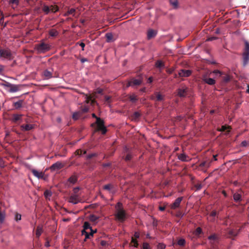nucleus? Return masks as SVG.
Returning <instances> with one entry per match:
<instances>
[{
	"mask_svg": "<svg viewBox=\"0 0 249 249\" xmlns=\"http://www.w3.org/2000/svg\"><path fill=\"white\" fill-rule=\"evenodd\" d=\"M116 213L114 214L116 220L123 222L126 218V213L123 208L122 204L118 202L115 206Z\"/></svg>",
	"mask_w": 249,
	"mask_h": 249,
	"instance_id": "1",
	"label": "nucleus"
},
{
	"mask_svg": "<svg viewBox=\"0 0 249 249\" xmlns=\"http://www.w3.org/2000/svg\"><path fill=\"white\" fill-rule=\"evenodd\" d=\"M238 234V232H236L233 230H231L228 231L229 237H235Z\"/></svg>",
	"mask_w": 249,
	"mask_h": 249,
	"instance_id": "33",
	"label": "nucleus"
},
{
	"mask_svg": "<svg viewBox=\"0 0 249 249\" xmlns=\"http://www.w3.org/2000/svg\"><path fill=\"white\" fill-rule=\"evenodd\" d=\"M35 49L39 53H44L50 50V46L49 44L42 42L36 45Z\"/></svg>",
	"mask_w": 249,
	"mask_h": 249,
	"instance_id": "2",
	"label": "nucleus"
},
{
	"mask_svg": "<svg viewBox=\"0 0 249 249\" xmlns=\"http://www.w3.org/2000/svg\"><path fill=\"white\" fill-rule=\"evenodd\" d=\"M185 243V240L182 238L179 239L178 241V244L180 246H184Z\"/></svg>",
	"mask_w": 249,
	"mask_h": 249,
	"instance_id": "43",
	"label": "nucleus"
},
{
	"mask_svg": "<svg viewBox=\"0 0 249 249\" xmlns=\"http://www.w3.org/2000/svg\"><path fill=\"white\" fill-rule=\"evenodd\" d=\"M82 234L85 236V238L84 239L85 241H86L87 239H90L91 237L89 233V232L85 231V230H82Z\"/></svg>",
	"mask_w": 249,
	"mask_h": 249,
	"instance_id": "30",
	"label": "nucleus"
},
{
	"mask_svg": "<svg viewBox=\"0 0 249 249\" xmlns=\"http://www.w3.org/2000/svg\"><path fill=\"white\" fill-rule=\"evenodd\" d=\"M130 81L132 82L133 86H139L142 82V78L141 76H139V78L138 79L132 78Z\"/></svg>",
	"mask_w": 249,
	"mask_h": 249,
	"instance_id": "14",
	"label": "nucleus"
},
{
	"mask_svg": "<svg viewBox=\"0 0 249 249\" xmlns=\"http://www.w3.org/2000/svg\"><path fill=\"white\" fill-rule=\"evenodd\" d=\"M129 98V100L132 102H135L138 100V98H137V96H136L134 94L130 95Z\"/></svg>",
	"mask_w": 249,
	"mask_h": 249,
	"instance_id": "40",
	"label": "nucleus"
},
{
	"mask_svg": "<svg viewBox=\"0 0 249 249\" xmlns=\"http://www.w3.org/2000/svg\"><path fill=\"white\" fill-rule=\"evenodd\" d=\"M23 103V100H20L18 102H14L13 103V106L15 108V109H18L22 107Z\"/></svg>",
	"mask_w": 249,
	"mask_h": 249,
	"instance_id": "20",
	"label": "nucleus"
},
{
	"mask_svg": "<svg viewBox=\"0 0 249 249\" xmlns=\"http://www.w3.org/2000/svg\"><path fill=\"white\" fill-rule=\"evenodd\" d=\"M20 85H14L11 84V86L10 87V89L9 90V92H17L20 89Z\"/></svg>",
	"mask_w": 249,
	"mask_h": 249,
	"instance_id": "17",
	"label": "nucleus"
},
{
	"mask_svg": "<svg viewBox=\"0 0 249 249\" xmlns=\"http://www.w3.org/2000/svg\"><path fill=\"white\" fill-rule=\"evenodd\" d=\"M213 73L215 74L216 75H219V76H222V75H223V73L217 70L213 71Z\"/></svg>",
	"mask_w": 249,
	"mask_h": 249,
	"instance_id": "53",
	"label": "nucleus"
},
{
	"mask_svg": "<svg viewBox=\"0 0 249 249\" xmlns=\"http://www.w3.org/2000/svg\"><path fill=\"white\" fill-rule=\"evenodd\" d=\"M49 7H50V12L51 11L53 13H55L58 10V7L56 5H52Z\"/></svg>",
	"mask_w": 249,
	"mask_h": 249,
	"instance_id": "39",
	"label": "nucleus"
},
{
	"mask_svg": "<svg viewBox=\"0 0 249 249\" xmlns=\"http://www.w3.org/2000/svg\"><path fill=\"white\" fill-rule=\"evenodd\" d=\"M98 219V217L95 215H91L89 217L90 221L92 222H95Z\"/></svg>",
	"mask_w": 249,
	"mask_h": 249,
	"instance_id": "49",
	"label": "nucleus"
},
{
	"mask_svg": "<svg viewBox=\"0 0 249 249\" xmlns=\"http://www.w3.org/2000/svg\"><path fill=\"white\" fill-rule=\"evenodd\" d=\"M42 11L45 13L46 15H47L50 12V7L47 5H45L42 7Z\"/></svg>",
	"mask_w": 249,
	"mask_h": 249,
	"instance_id": "34",
	"label": "nucleus"
},
{
	"mask_svg": "<svg viewBox=\"0 0 249 249\" xmlns=\"http://www.w3.org/2000/svg\"><path fill=\"white\" fill-rule=\"evenodd\" d=\"M5 213L0 211V223H2L5 219Z\"/></svg>",
	"mask_w": 249,
	"mask_h": 249,
	"instance_id": "46",
	"label": "nucleus"
},
{
	"mask_svg": "<svg viewBox=\"0 0 249 249\" xmlns=\"http://www.w3.org/2000/svg\"><path fill=\"white\" fill-rule=\"evenodd\" d=\"M166 247V246L165 244L163 243H159L158 245V249H164Z\"/></svg>",
	"mask_w": 249,
	"mask_h": 249,
	"instance_id": "57",
	"label": "nucleus"
},
{
	"mask_svg": "<svg viewBox=\"0 0 249 249\" xmlns=\"http://www.w3.org/2000/svg\"><path fill=\"white\" fill-rule=\"evenodd\" d=\"M42 228L40 226H37L36 230V236L39 237L42 232Z\"/></svg>",
	"mask_w": 249,
	"mask_h": 249,
	"instance_id": "32",
	"label": "nucleus"
},
{
	"mask_svg": "<svg viewBox=\"0 0 249 249\" xmlns=\"http://www.w3.org/2000/svg\"><path fill=\"white\" fill-rule=\"evenodd\" d=\"M49 34L52 37H56L58 35L59 33L56 30L52 29L49 31Z\"/></svg>",
	"mask_w": 249,
	"mask_h": 249,
	"instance_id": "25",
	"label": "nucleus"
},
{
	"mask_svg": "<svg viewBox=\"0 0 249 249\" xmlns=\"http://www.w3.org/2000/svg\"><path fill=\"white\" fill-rule=\"evenodd\" d=\"M192 73V71L189 70H181L178 72V75L179 77H188Z\"/></svg>",
	"mask_w": 249,
	"mask_h": 249,
	"instance_id": "10",
	"label": "nucleus"
},
{
	"mask_svg": "<svg viewBox=\"0 0 249 249\" xmlns=\"http://www.w3.org/2000/svg\"><path fill=\"white\" fill-rule=\"evenodd\" d=\"M124 152L127 153L126 155L124 158V160L125 161L130 160L131 159H132V155L129 151V149L126 147L124 148Z\"/></svg>",
	"mask_w": 249,
	"mask_h": 249,
	"instance_id": "21",
	"label": "nucleus"
},
{
	"mask_svg": "<svg viewBox=\"0 0 249 249\" xmlns=\"http://www.w3.org/2000/svg\"><path fill=\"white\" fill-rule=\"evenodd\" d=\"M155 66L158 68H163L165 65L164 62L161 60H158L155 63Z\"/></svg>",
	"mask_w": 249,
	"mask_h": 249,
	"instance_id": "28",
	"label": "nucleus"
},
{
	"mask_svg": "<svg viewBox=\"0 0 249 249\" xmlns=\"http://www.w3.org/2000/svg\"><path fill=\"white\" fill-rule=\"evenodd\" d=\"M97 232V230H93L92 228L90 229V234L91 237L93 236L94 233H96Z\"/></svg>",
	"mask_w": 249,
	"mask_h": 249,
	"instance_id": "60",
	"label": "nucleus"
},
{
	"mask_svg": "<svg viewBox=\"0 0 249 249\" xmlns=\"http://www.w3.org/2000/svg\"><path fill=\"white\" fill-rule=\"evenodd\" d=\"M204 81L207 84L210 85H213L215 84V80L211 78H206L204 79Z\"/></svg>",
	"mask_w": 249,
	"mask_h": 249,
	"instance_id": "27",
	"label": "nucleus"
},
{
	"mask_svg": "<svg viewBox=\"0 0 249 249\" xmlns=\"http://www.w3.org/2000/svg\"><path fill=\"white\" fill-rule=\"evenodd\" d=\"M170 4L174 9H178V0H169Z\"/></svg>",
	"mask_w": 249,
	"mask_h": 249,
	"instance_id": "23",
	"label": "nucleus"
},
{
	"mask_svg": "<svg viewBox=\"0 0 249 249\" xmlns=\"http://www.w3.org/2000/svg\"><path fill=\"white\" fill-rule=\"evenodd\" d=\"M22 130L25 131H29L32 129L34 128V125L31 124H27L25 125H22L21 126Z\"/></svg>",
	"mask_w": 249,
	"mask_h": 249,
	"instance_id": "24",
	"label": "nucleus"
},
{
	"mask_svg": "<svg viewBox=\"0 0 249 249\" xmlns=\"http://www.w3.org/2000/svg\"><path fill=\"white\" fill-rule=\"evenodd\" d=\"M96 123L97 125L98 130L101 131L103 134H106L107 131V129L105 126L103 120H102L100 118H97Z\"/></svg>",
	"mask_w": 249,
	"mask_h": 249,
	"instance_id": "5",
	"label": "nucleus"
},
{
	"mask_svg": "<svg viewBox=\"0 0 249 249\" xmlns=\"http://www.w3.org/2000/svg\"><path fill=\"white\" fill-rule=\"evenodd\" d=\"M208 239L211 240V241H215V240H216L218 239V237L215 234H212V235H210L208 237Z\"/></svg>",
	"mask_w": 249,
	"mask_h": 249,
	"instance_id": "41",
	"label": "nucleus"
},
{
	"mask_svg": "<svg viewBox=\"0 0 249 249\" xmlns=\"http://www.w3.org/2000/svg\"><path fill=\"white\" fill-rule=\"evenodd\" d=\"M91 228V227L90 226V224L88 222H85L83 225V230H85V231H86V230L88 229H90Z\"/></svg>",
	"mask_w": 249,
	"mask_h": 249,
	"instance_id": "37",
	"label": "nucleus"
},
{
	"mask_svg": "<svg viewBox=\"0 0 249 249\" xmlns=\"http://www.w3.org/2000/svg\"><path fill=\"white\" fill-rule=\"evenodd\" d=\"M11 83H9L8 82H6V81H4V83H2L1 84V85L4 87H7V88H9L10 87V86H11Z\"/></svg>",
	"mask_w": 249,
	"mask_h": 249,
	"instance_id": "54",
	"label": "nucleus"
},
{
	"mask_svg": "<svg viewBox=\"0 0 249 249\" xmlns=\"http://www.w3.org/2000/svg\"><path fill=\"white\" fill-rule=\"evenodd\" d=\"M142 249H151L148 243L144 242L142 244Z\"/></svg>",
	"mask_w": 249,
	"mask_h": 249,
	"instance_id": "51",
	"label": "nucleus"
},
{
	"mask_svg": "<svg viewBox=\"0 0 249 249\" xmlns=\"http://www.w3.org/2000/svg\"><path fill=\"white\" fill-rule=\"evenodd\" d=\"M9 3L18 5L19 4V0H9Z\"/></svg>",
	"mask_w": 249,
	"mask_h": 249,
	"instance_id": "55",
	"label": "nucleus"
},
{
	"mask_svg": "<svg viewBox=\"0 0 249 249\" xmlns=\"http://www.w3.org/2000/svg\"><path fill=\"white\" fill-rule=\"evenodd\" d=\"M53 71L52 68L45 70L43 71V75L46 79H50L53 77Z\"/></svg>",
	"mask_w": 249,
	"mask_h": 249,
	"instance_id": "11",
	"label": "nucleus"
},
{
	"mask_svg": "<svg viewBox=\"0 0 249 249\" xmlns=\"http://www.w3.org/2000/svg\"><path fill=\"white\" fill-rule=\"evenodd\" d=\"M195 187L197 191L200 190L202 188V185L200 183H197L195 185Z\"/></svg>",
	"mask_w": 249,
	"mask_h": 249,
	"instance_id": "58",
	"label": "nucleus"
},
{
	"mask_svg": "<svg viewBox=\"0 0 249 249\" xmlns=\"http://www.w3.org/2000/svg\"><path fill=\"white\" fill-rule=\"evenodd\" d=\"M134 236L135 238L134 237H131V243L134 244L133 245V247L138 248L139 246V244L137 239H139L140 238V234L139 232L135 231L134 234Z\"/></svg>",
	"mask_w": 249,
	"mask_h": 249,
	"instance_id": "7",
	"label": "nucleus"
},
{
	"mask_svg": "<svg viewBox=\"0 0 249 249\" xmlns=\"http://www.w3.org/2000/svg\"><path fill=\"white\" fill-rule=\"evenodd\" d=\"M82 110L83 112H87L89 110V107H84L82 108Z\"/></svg>",
	"mask_w": 249,
	"mask_h": 249,
	"instance_id": "63",
	"label": "nucleus"
},
{
	"mask_svg": "<svg viewBox=\"0 0 249 249\" xmlns=\"http://www.w3.org/2000/svg\"><path fill=\"white\" fill-rule=\"evenodd\" d=\"M222 80L225 83L228 82L230 80V76L228 75L222 76Z\"/></svg>",
	"mask_w": 249,
	"mask_h": 249,
	"instance_id": "47",
	"label": "nucleus"
},
{
	"mask_svg": "<svg viewBox=\"0 0 249 249\" xmlns=\"http://www.w3.org/2000/svg\"><path fill=\"white\" fill-rule=\"evenodd\" d=\"M79 114L78 113H77V112H75L73 114V115H72V118L74 120H77L79 118Z\"/></svg>",
	"mask_w": 249,
	"mask_h": 249,
	"instance_id": "59",
	"label": "nucleus"
},
{
	"mask_svg": "<svg viewBox=\"0 0 249 249\" xmlns=\"http://www.w3.org/2000/svg\"><path fill=\"white\" fill-rule=\"evenodd\" d=\"M82 151L81 149L77 150L75 151V154L77 155H81Z\"/></svg>",
	"mask_w": 249,
	"mask_h": 249,
	"instance_id": "64",
	"label": "nucleus"
},
{
	"mask_svg": "<svg viewBox=\"0 0 249 249\" xmlns=\"http://www.w3.org/2000/svg\"><path fill=\"white\" fill-rule=\"evenodd\" d=\"M202 232V229L200 227H198L196 229V230L193 232V234L196 236H199V235Z\"/></svg>",
	"mask_w": 249,
	"mask_h": 249,
	"instance_id": "31",
	"label": "nucleus"
},
{
	"mask_svg": "<svg viewBox=\"0 0 249 249\" xmlns=\"http://www.w3.org/2000/svg\"><path fill=\"white\" fill-rule=\"evenodd\" d=\"M245 49L243 53H249V43L247 41L245 42Z\"/></svg>",
	"mask_w": 249,
	"mask_h": 249,
	"instance_id": "42",
	"label": "nucleus"
},
{
	"mask_svg": "<svg viewBox=\"0 0 249 249\" xmlns=\"http://www.w3.org/2000/svg\"><path fill=\"white\" fill-rule=\"evenodd\" d=\"M97 155H98L97 153H96L89 154L87 157V159H90L93 157H97Z\"/></svg>",
	"mask_w": 249,
	"mask_h": 249,
	"instance_id": "52",
	"label": "nucleus"
},
{
	"mask_svg": "<svg viewBox=\"0 0 249 249\" xmlns=\"http://www.w3.org/2000/svg\"><path fill=\"white\" fill-rule=\"evenodd\" d=\"M233 199L236 202L239 201L241 200V196L239 194L235 193L233 195Z\"/></svg>",
	"mask_w": 249,
	"mask_h": 249,
	"instance_id": "35",
	"label": "nucleus"
},
{
	"mask_svg": "<svg viewBox=\"0 0 249 249\" xmlns=\"http://www.w3.org/2000/svg\"><path fill=\"white\" fill-rule=\"evenodd\" d=\"M44 195L46 197H47L52 196V193L50 191L46 190L45 191Z\"/></svg>",
	"mask_w": 249,
	"mask_h": 249,
	"instance_id": "56",
	"label": "nucleus"
},
{
	"mask_svg": "<svg viewBox=\"0 0 249 249\" xmlns=\"http://www.w3.org/2000/svg\"><path fill=\"white\" fill-rule=\"evenodd\" d=\"M80 201V199L76 194L72 195L69 199V202L74 204H77Z\"/></svg>",
	"mask_w": 249,
	"mask_h": 249,
	"instance_id": "8",
	"label": "nucleus"
},
{
	"mask_svg": "<svg viewBox=\"0 0 249 249\" xmlns=\"http://www.w3.org/2000/svg\"><path fill=\"white\" fill-rule=\"evenodd\" d=\"M243 65L246 66L249 62V53H243Z\"/></svg>",
	"mask_w": 249,
	"mask_h": 249,
	"instance_id": "15",
	"label": "nucleus"
},
{
	"mask_svg": "<svg viewBox=\"0 0 249 249\" xmlns=\"http://www.w3.org/2000/svg\"><path fill=\"white\" fill-rule=\"evenodd\" d=\"M231 129V127L230 126H227V125H222L221 126V128L220 129H218V131H225L226 130L228 129L227 133H229L230 131V130Z\"/></svg>",
	"mask_w": 249,
	"mask_h": 249,
	"instance_id": "29",
	"label": "nucleus"
},
{
	"mask_svg": "<svg viewBox=\"0 0 249 249\" xmlns=\"http://www.w3.org/2000/svg\"><path fill=\"white\" fill-rule=\"evenodd\" d=\"M141 116V114L139 112H135L132 116V119L136 120Z\"/></svg>",
	"mask_w": 249,
	"mask_h": 249,
	"instance_id": "38",
	"label": "nucleus"
},
{
	"mask_svg": "<svg viewBox=\"0 0 249 249\" xmlns=\"http://www.w3.org/2000/svg\"><path fill=\"white\" fill-rule=\"evenodd\" d=\"M107 41L108 42H112L114 40L113 35L111 33H107L106 34Z\"/></svg>",
	"mask_w": 249,
	"mask_h": 249,
	"instance_id": "26",
	"label": "nucleus"
},
{
	"mask_svg": "<svg viewBox=\"0 0 249 249\" xmlns=\"http://www.w3.org/2000/svg\"><path fill=\"white\" fill-rule=\"evenodd\" d=\"M219 212H217L216 210H213L210 214V215L213 217V218L217 216Z\"/></svg>",
	"mask_w": 249,
	"mask_h": 249,
	"instance_id": "50",
	"label": "nucleus"
},
{
	"mask_svg": "<svg viewBox=\"0 0 249 249\" xmlns=\"http://www.w3.org/2000/svg\"><path fill=\"white\" fill-rule=\"evenodd\" d=\"M188 92V88L183 86L178 89V95L180 97H184L186 96Z\"/></svg>",
	"mask_w": 249,
	"mask_h": 249,
	"instance_id": "6",
	"label": "nucleus"
},
{
	"mask_svg": "<svg viewBox=\"0 0 249 249\" xmlns=\"http://www.w3.org/2000/svg\"><path fill=\"white\" fill-rule=\"evenodd\" d=\"M22 115L19 114H14L13 115V121L14 122H17L19 120L21 119Z\"/></svg>",
	"mask_w": 249,
	"mask_h": 249,
	"instance_id": "44",
	"label": "nucleus"
},
{
	"mask_svg": "<svg viewBox=\"0 0 249 249\" xmlns=\"http://www.w3.org/2000/svg\"><path fill=\"white\" fill-rule=\"evenodd\" d=\"M178 158L182 161H187L190 160L189 157L184 153L179 154L178 155Z\"/></svg>",
	"mask_w": 249,
	"mask_h": 249,
	"instance_id": "22",
	"label": "nucleus"
},
{
	"mask_svg": "<svg viewBox=\"0 0 249 249\" xmlns=\"http://www.w3.org/2000/svg\"><path fill=\"white\" fill-rule=\"evenodd\" d=\"M31 172L33 173V174L34 175V176H35L37 178H38V179L41 178V179H45L44 173H43L42 172H38V171L36 170V169H34L31 170Z\"/></svg>",
	"mask_w": 249,
	"mask_h": 249,
	"instance_id": "9",
	"label": "nucleus"
},
{
	"mask_svg": "<svg viewBox=\"0 0 249 249\" xmlns=\"http://www.w3.org/2000/svg\"><path fill=\"white\" fill-rule=\"evenodd\" d=\"M75 12V10L73 8H71L70 9L67 13L65 14L66 16H68L69 15H72L73 16H74V13Z\"/></svg>",
	"mask_w": 249,
	"mask_h": 249,
	"instance_id": "45",
	"label": "nucleus"
},
{
	"mask_svg": "<svg viewBox=\"0 0 249 249\" xmlns=\"http://www.w3.org/2000/svg\"><path fill=\"white\" fill-rule=\"evenodd\" d=\"M77 178L75 176H72L68 179V181L72 184H74L77 181Z\"/></svg>",
	"mask_w": 249,
	"mask_h": 249,
	"instance_id": "36",
	"label": "nucleus"
},
{
	"mask_svg": "<svg viewBox=\"0 0 249 249\" xmlns=\"http://www.w3.org/2000/svg\"><path fill=\"white\" fill-rule=\"evenodd\" d=\"M21 218V214L18 213H16L15 215V220L16 221H18L19 220H20Z\"/></svg>",
	"mask_w": 249,
	"mask_h": 249,
	"instance_id": "48",
	"label": "nucleus"
},
{
	"mask_svg": "<svg viewBox=\"0 0 249 249\" xmlns=\"http://www.w3.org/2000/svg\"><path fill=\"white\" fill-rule=\"evenodd\" d=\"M157 35V32L153 29H150L147 32V38L150 39L154 37Z\"/></svg>",
	"mask_w": 249,
	"mask_h": 249,
	"instance_id": "18",
	"label": "nucleus"
},
{
	"mask_svg": "<svg viewBox=\"0 0 249 249\" xmlns=\"http://www.w3.org/2000/svg\"><path fill=\"white\" fill-rule=\"evenodd\" d=\"M174 71V69L173 68H170V69H168L166 70L167 72L169 74L172 73V72Z\"/></svg>",
	"mask_w": 249,
	"mask_h": 249,
	"instance_id": "61",
	"label": "nucleus"
},
{
	"mask_svg": "<svg viewBox=\"0 0 249 249\" xmlns=\"http://www.w3.org/2000/svg\"><path fill=\"white\" fill-rule=\"evenodd\" d=\"M103 189L110 192L112 194H114L115 191L113 190L114 186L111 184H107L104 186Z\"/></svg>",
	"mask_w": 249,
	"mask_h": 249,
	"instance_id": "19",
	"label": "nucleus"
},
{
	"mask_svg": "<svg viewBox=\"0 0 249 249\" xmlns=\"http://www.w3.org/2000/svg\"><path fill=\"white\" fill-rule=\"evenodd\" d=\"M0 57L8 60L13 59V54L11 51L8 48L0 49Z\"/></svg>",
	"mask_w": 249,
	"mask_h": 249,
	"instance_id": "3",
	"label": "nucleus"
},
{
	"mask_svg": "<svg viewBox=\"0 0 249 249\" xmlns=\"http://www.w3.org/2000/svg\"><path fill=\"white\" fill-rule=\"evenodd\" d=\"M107 241H104V240H102L100 242V245L102 246H106L107 245Z\"/></svg>",
	"mask_w": 249,
	"mask_h": 249,
	"instance_id": "62",
	"label": "nucleus"
},
{
	"mask_svg": "<svg viewBox=\"0 0 249 249\" xmlns=\"http://www.w3.org/2000/svg\"><path fill=\"white\" fill-rule=\"evenodd\" d=\"M86 103L87 104L90 103L91 105H94L96 103L94 99H92V96L91 95H85Z\"/></svg>",
	"mask_w": 249,
	"mask_h": 249,
	"instance_id": "16",
	"label": "nucleus"
},
{
	"mask_svg": "<svg viewBox=\"0 0 249 249\" xmlns=\"http://www.w3.org/2000/svg\"><path fill=\"white\" fill-rule=\"evenodd\" d=\"M182 197H179L177 198L175 200V202L172 204H171V208L172 209H176L177 208L179 207L180 202L182 201Z\"/></svg>",
	"mask_w": 249,
	"mask_h": 249,
	"instance_id": "12",
	"label": "nucleus"
},
{
	"mask_svg": "<svg viewBox=\"0 0 249 249\" xmlns=\"http://www.w3.org/2000/svg\"><path fill=\"white\" fill-rule=\"evenodd\" d=\"M62 164L60 162H56L55 163L52 164L50 167V170L52 171H55L56 170L60 169L63 167Z\"/></svg>",
	"mask_w": 249,
	"mask_h": 249,
	"instance_id": "13",
	"label": "nucleus"
},
{
	"mask_svg": "<svg viewBox=\"0 0 249 249\" xmlns=\"http://www.w3.org/2000/svg\"><path fill=\"white\" fill-rule=\"evenodd\" d=\"M150 99L155 102H162L164 100V95L160 92H155L153 95L150 97Z\"/></svg>",
	"mask_w": 249,
	"mask_h": 249,
	"instance_id": "4",
	"label": "nucleus"
}]
</instances>
